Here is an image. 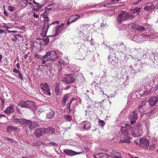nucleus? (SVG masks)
I'll return each instance as SVG.
<instances>
[{"mask_svg":"<svg viewBox=\"0 0 158 158\" xmlns=\"http://www.w3.org/2000/svg\"><path fill=\"white\" fill-rule=\"evenodd\" d=\"M131 129V126L130 124H126L125 127H121V130L123 132L121 133V137L122 139L120 142L121 143H130L131 138L129 133Z\"/></svg>","mask_w":158,"mask_h":158,"instance_id":"obj_1","label":"nucleus"},{"mask_svg":"<svg viewBox=\"0 0 158 158\" xmlns=\"http://www.w3.org/2000/svg\"><path fill=\"white\" fill-rule=\"evenodd\" d=\"M135 16L124 11H121L118 15L117 20L118 23L122 22L131 20L135 18Z\"/></svg>","mask_w":158,"mask_h":158,"instance_id":"obj_2","label":"nucleus"},{"mask_svg":"<svg viewBox=\"0 0 158 158\" xmlns=\"http://www.w3.org/2000/svg\"><path fill=\"white\" fill-rule=\"evenodd\" d=\"M152 83L150 84H148L146 87V89L145 90L144 93L143 94V95L146 96L150 94L152 90V88L156 85H158V75L154 76L152 79Z\"/></svg>","mask_w":158,"mask_h":158,"instance_id":"obj_3","label":"nucleus"},{"mask_svg":"<svg viewBox=\"0 0 158 158\" xmlns=\"http://www.w3.org/2000/svg\"><path fill=\"white\" fill-rule=\"evenodd\" d=\"M41 16H42L44 19V22L45 23L43 26V28L42 29V31L43 30V31H46V32H47L49 27L50 26L55 24H58L59 23V21H56L52 23H51L49 25V24L50 23V20L48 16V15H47L46 13H44L43 14L41 15Z\"/></svg>","mask_w":158,"mask_h":158,"instance_id":"obj_4","label":"nucleus"},{"mask_svg":"<svg viewBox=\"0 0 158 158\" xmlns=\"http://www.w3.org/2000/svg\"><path fill=\"white\" fill-rule=\"evenodd\" d=\"M45 56L48 62H52L56 60L58 58L56 52L54 51L47 52L44 55V57Z\"/></svg>","mask_w":158,"mask_h":158,"instance_id":"obj_5","label":"nucleus"},{"mask_svg":"<svg viewBox=\"0 0 158 158\" xmlns=\"http://www.w3.org/2000/svg\"><path fill=\"white\" fill-rule=\"evenodd\" d=\"M18 105L21 107H26L30 108L32 110H35L36 106L33 102L27 101L26 102L20 101Z\"/></svg>","mask_w":158,"mask_h":158,"instance_id":"obj_6","label":"nucleus"},{"mask_svg":"<svg viewBox=\"0 0 158 158\" xmlns=\"http://www.w3.org/2000/svg\"><path fill=\"white\" fill-rule=\"evenodd\" d=\"M42 93L46 97L50 96L51 95L50 89L48 85L46 83H42L40 85Z\"/></svg>","mask_w":158,"mask_h":158,"instance_id":"obj_7","label":"nucleus"},{"mask_svg":"<svg viewBox=\"0 0 158 158\" xmlns=\"http://www.w3.org/2000/svg\"><path fill=\"white\" fill-rule=\"evenodd\" d=\"M145 104L144 102H143L139 106V110L141 114V116H143L144 114H147L148 116H151L152 114L153 115L155 113V110H151L150 112H148L144 111L143 110L145 108Z\"/></svg>","mask_w":158,"mask_h":158,"instance_id":"obj_8","label":"nucleus"},{"mask_svg":"<svg viewBox=\"0 0 158 158\" xmlns=\"http://www.w3.org/2000/svg\"><path fill=\"white\" fill-rule=\"evenodd\" d=\"M62 80L63 82L66 83H72L74 82L75 79L74 75L71 74L66 75Z\"/></svg>","mask_w":158,"mask_h":158,"instance_id":"obj_9","label":"nucleus"},{"mask_svg":"<svg viewBox=\"0 0 158 158\" xmlns=\"http://www.w3.org/2000/svg\"><path fill=\"white\" fill-rule=\"evenodd\" d=\"M139 143L140 146L143 148L147 149L149 144V140L146 138H142L139 139Z\"/></svg>","mask_w":158,"mask_h":158,"instance_id":"obj_10","label":"nucleus"},{"mask_svg":"<svg viewBox=\"0 0 158 158\" xmlns=\"http://www.w3.org/2000/svg\"><path fill=\"white\" fill-rule=\"evenodd\" d=\"M28 120L26 119L19 118H14L13 122L17 124L22 125L23 126H26Z\"/></svg>","mask_w":158,"mask_h":158,"instance_id":"obj_11","label":"nucleus"},{"mask_svg":"<svg viewBox=\"0 0 158 158\" xmlns=\"http://www.w3.org/2000/svg\"><path fill=\"white\" fill-rule=\"evenodd\" d=\"M45 128H40L35 130L34 133L35 136L39 138L43 135L45 133Z\"/></svg>","mask_w":158,"mask_h":158,"instance_id":"obj_12","label":"nucleus"},{"mask_svg":"<svg viewBox=\"0 0 158 158\" xmlns=\"http://www.w3.org/2000/svg\"><path fill=\"white\" fill-rule=\"evenodd\" d=\"M91 125L90 122L89 121H85L82 123L81 124V127L84 130L88 131L91 128Z\"/></svg>","mask_w":158,"mask_h":158,"instance_id":"obj_13","label":"nucleus"},{"mask_svg":"<svg viewBox=\"0 0 158 158\" xmlns=\"http://www.w3.org/2000/svg\"><path fill=\"white\" fill-rule=\"evenodd\" d=\"M38 125V124L36 122L32 123L31 121L28 120L26 126L31 131L37 127Z\"/></svg>","mask_w":158,"mask_h":158,"instance_id":"obj_14","label":"nucleus"},{"mask_svg":"<svg viewBox=\"0 0 158 158\" xmlns=\"http://www.w3.org/2000/svg\"><path fill=\"white\" fill-rule=\"evenodd\" d=\"M80 17V15L78 14H75L71 16L70 17V19H69L67 23V24L69 25L70 23L74 22L76 20Z\"/></svg>","mask_w":158,"mask_h":158,"instance_id":"obj_15","label":"nucleus"},{"mask_svg":"<svg viewBox=\"0 0 158 158\" xmlns=\"http://www.w3.org/2000/svg\"><path fill=\"white\" fill-rule=\"evenodd\" d=\"M158 98L156 97H150L148 101L149 105L150 106H154L158 101Z\"/></svg>","mask_w":158,"mask_h":158,"instance_id":"obj_16","label":"nucleus"},{"mask_svg":"<svg viewBox=\"0 0 158 158\" xmlns=\"http://www.w3.org/2000/svg\"><path fill=\"white\" fill-rule=\"evenodd\" d=\"M130 132L134 137L139 136L142 134L138 130L135 129V127L132 129V127H131V129Z\"/></svg>","mask_w":158,"mask_h":158,"instance_id":"obj_17","label":"nucleus"},{"mask_svg":"<svg viewBox=\"0 0 158 158\" xmlns=\"http://www.w3.org/2000/svg\"><path fill=\"white\" fill-rule=\"evenodd\" d=\"M129 117L130 119H137L138 117L137 112L135 110L133 111L131 113Z\"/></svg>","mask_w":158,"mask_h":158,"instance_id":"obj_18","label":"nucleus"},{"mask_svg":"<svg viewBox=\"0 0 158 158\" xmlns=\"http://www.w3.org/2000/svg\"><path fill=\"white\" fill-rule=\"evenodd\" d=\"M66 27H62L61 26H58L56 27L55 36L58 35L60 33L63 31L64 28H66Z\"/></svg>","mask_w":158,"mask_h":158,"instance_id":"obj_19","label":"nucleus"},{"mask_svg":"<svg viewBox=\"0 0 158 158\" xmlns=\"http://www.w3.org/2000/svg\"><path fill=\"white\" fill-rule=\"evenodd\" d=\"M64 152L66 154L72 156H74L77 154H78L79 153H77L75 152L70 149H65L63 150Z\"/></svg>","mask_w":158,"mask_h":158,"instance_id":"obj_20","label":"nucleus"},{"mask_svg":"<svg viewBox=\"0 0 158 158\" xmlns=\"http://www.w3.org/2000/svg\"><path fill=\"white\" fill-rule=\"evenodd\" d=\"M45 134L48 133L51 135H55V134L54 129L52 127H48L47 128H45Z\"/></svg>","mask_w":158,"mask_h":158,"instance_id":"obj_21","label":"nucleus"},{"mask_svg":"<svg viewBox=\"0 0 158 158\" xmlns=\"http://www.w3.org/2000/svg\"><path fill=\"white\" fill-rule=\"evenodd\" d=\"M151 4V6H148L145 7L144 8V9L146 10H149L152 9H155L156 7L154 5L153 2H148L147 3V5Z\"/></svg>","mask_w":158,"mask_h":158,"instance_id":"obj_22","label":"nucleus"},{"mask_svg":"<svg viewBox=\"0 0 158 158\" xmlns=\"http://www.w3.org/2000/svg\"><path fill=\"white\" fill-rule=\"evenodd\" d=\"M137 62H139V64H135V69L136 72H139L141 71L142 69V66L140 64H141V60H138ZM139 63H138V64Z\"/></svg>","mask_w":158,"mask_h":158,"instance_id":"obj_23","label":"nucleus"},{"mask_svg":"<svg viewBox=\"0 0 158 158\" xmlns=\"http://www.w3.org/2000/svg\"><path fill=\"white\" fill-rule=\"evenodd\" d=\"M14 111V109L13 107L11 106H8L4 111L6 114H10L13 112Z\"/></svg>","mask_w":158,"mask_h":158,"instance_id":"obj_24","label":"nucleus"},{"mask_svg":"<svg viewBox=\"0 0 158 158\" xmlns=\"http://www.w3.org/2000/svg\"><path fill=\"white\" fill-rule=\"evenodd\" d=\"M55 112L54 110H51L47 114L46 116L47 118L51 119L54 116Z\"/></svg>","mask_w":158,"mask_h":158,"instance_id":"obj_25","label":"nucleus"},{"mask_svg":"<svg viewBox=\"0 0 158 158\" xmlns=\"http://www.w3.org/2000/svg\"><path fill=\"white\" fill-rule=\"evenodd\" d=\"M142 125L140 123H138L135 125L134 127L138 130L141 133H143Z\"/></svg>","mask_w":158,"mask_h":158,"instance_id":"obj_26","label":"nucleus"},{"mask_svg":"<svg viewBox=\"0 0 158 158\" xmlns=\"http://www.w3.org/2000/svg\"><path fill=\"white\" fill-rule=\"evenodd\" d=\"M49 42V39L47 37L45 39H41L40 42L43 45H47Z\"/></svg>","mask_w":158,"mask_h":158,"instance_id":"obj_27","label":"nucleus"},{"mask_svg":"<svg viewBox=\"0 0 158 158\" xmlns=\"http://www.w3.org/2000/svg\"><path fill=\"white\" fill-rule=\"evenodd\" d=\"M130 12L131 14H135L137 13L138 14L140 12V8H135L134 9L130 10Z\"/></svg>","mask_w":158,"mask_h":158,"instance_id":"obj_28","label":"nucleus"},{"mask_svg":"<svg viewBox=\"0 0 158 158\" xmlns=\"http://www.w3.org/2000/svg\"><path fill=\"white\" fill-rule=\"evenodd\" d=\"M94 158H107V156L102 153H98L94 156Z\"/></svg>","mask_w":158,"mask_h":158,"instance_id":"obj_29","label":"nucleus"},{"mask_svg":"<svg viewBox=\"0 0 158 158\" xmlns=\"http://www.w3.org/2000/svg\"><path fill=\"white\" fill-rule=\"evenodd\" d=\"M65 120L67 121L70 122L72 119V117L69 115H64V116Z\"/></svg>","mask_w":158,"mask_h":158,"instance_id":"obj_30","label":"nucleus"},{"mask_svg":"<svg viewBox=\"0 0 158 158\" xmlns=\"http://www.w3.org/2000/svg\"><path fill=\"white\" fill-rule=\"evenodd\" d=\"M62 63L60 61H59L58 63V65L56 66L57 69H58V73H60L61 72V70L62 69Z\"/></svg>","mask_w":158,"mask_h":158,"instance_id":"obj_31","label":"nucleus"},{"mask_svg":"<svg viewBox=\"0 0 158 158\" xmlns=\"http://www.w3.org/2000/svg\"><path fill=\"white\" fill-rule=\"evenodd\" d=\"M41 143L42 142L40 140H38L35 142L32 143L31 145L34 147L39 146Z\"/></svg>","mask_w":158,"mask_h":158,"instance_id":"obj_32","label":"nucleus"},{"mask_svg":"<svg viewBox=\"0 0 158 158\" xmlns=\"http://www.w3.org/2000/svg\"><path fill=\"white\" fill-rule=\"evenodd\" d=\"M25 2L26 6L28 7V8L31 9L33 6L31 2H29L28 0H25Z\"/></svg>","mask_w":158,"mask_h":158,"instance_id":"obj_33","label":"nucleus"},{"mask_svg":"<svg viewBox=\"0 0 158 158\" xmlns=\"http://www.w3.org/2000/svg\"><path fill=\"white\" fill-rule=\"evenodd\" d=\"M41 6H34L32 8V11L37 12L39 11V9L41 8Z\"/></svg>","mask_w":158,"mask_h":158,"instance_id":"obj_34","label":"nucleus"},{"mask_svg":"<svg viewBox=\"0 0 158 158\" xmlns=\"http://www.w3.org/2000/svg\"><path fill=\"white\" fill-rule=\"evenodd\" d=\"M35 56L36 58H37V59H44L45 58V56L44 57V56H42L40 55L36 54L35 55Z\"/></svg>","mask_w":158,"mask_h":158,"instance_id":"obj_35","label":"nucleus"},{"mask_svg":"<svg viewBox=\"0 0 158 158\" xmlns=\"http://www.w3.org/2000/svg\"><path fill=\"white\" fill-rule=\"evenodd\" d=\"M145 30V28L144 27L139 26L137 28V30L140 32L142 31Z\"/></svg>","mask_w":158,"mask_h":158,"instance_id":"obj_36","label":"nucleus"},{"mask_svg":"<svg viewBox=\"0 0 158 158\" xmlns=\"http://www.w3.org/2000/svg\"><path fill=\"white\" fill-rule=\"evenodd\" d=\"M32 13L33 14V16L35 18H37L39 17V16L40 14H38L37 13H36L35 12V11H32Z\"/></svg>","mask_w":158,"mask_h":158,"instance_id":"obj_37","label":"nucleus"},{"mask_svg":"<svg viewBox=\"0 0 158 158\" xmlns=\"http://www.w3.org/2000/svg\"><path fill=\"white\" fill-rule=\"evenodd\" d=\"M5 140L8 141L10 143H13L15 141V140L12 139L8 137H5Z\"/></svg>","mask_w":158,"mask_h":158,"instance_id":"obj_38","label":"nucleus"},{"mask_svg":"<svg viewBox=\"0 0 158 158\" xmlns=\"http://www.w3.org/2000/svg\"><path fill=\"white\" fill-rule=\"evenodd\" d=\"M68 99L69 96H68V94H66L63 97L62 101L66 102Z\"/></svg>","mask_w":158,"mask_h":158,"instance_id":"obj_39","label":"nucleus"},{"mask_svg":"<svg viewBox=\"0 0 158 158\" xmlns=\"http://www.w3.org/2000/svg\"><path fill=\"white\" fill-rule=\"evenodd\" d=\"M129 70L132 73H135L136 72L135 70L133 69V68L131 66H129Z\"/></svg>","mask_w":158,"mask_h":158,"instance_id":"obj_40","label":"nucleus"},{"mask_svg":"<svg viewBox=\"0 0 158 158\" xmlns=\"http://www.w3.org/2000/svg\"><path fill=\"white\" fill-rule=\"evenodd\" d=\"M17 74H18V78L19 79H21L23 81V79L22 77V75L21 73H20V72H19V73H18Z\"/></svg>","mask_w":158,"mask_h":158,"instance_id":"obj_41","label":"nucleus"},{"mask_svg":"<svg viewBox=\"0 0 158 158\" xmlns=\"http://www.w3.org/2000/svg\"><path fill=\"white\" fill-rule=\"evenodd\" d=\"M8 10L9 11L12 12L14 10V8L13 7L11 6H9L8 7Z\"/></svg>","mask_w":158,"mask_h":158,"instance_id":"obj_42","label":"nucleus"},{"mask_svg":"<svg viewBox=\"0 0 158 158\" xmlns=\"http://www.w3.org/2000/svg\"><path fill=\"white\" fill-rule=\"evenodd\" d=\"M13 126H8L7 128V130L8 131H10L13 130Z\"/></svg>","mask_w":158,"mask_h":158,"instance_id":"obj_43","label":"nucleus"},{"mask_svg":"<svg viewBox=\"0 0 158 158\" xmlns=\"http://www.w3.org/2000/svg\"><path fill=\"white\" fill-rule=\"evenodd\" d=\"M55 91L57 94H60V92L59 91V88H55Z\"/></svg>","mask_w":158,"mask_h":158,"instance_id":"obj_44","label":"nucleus"},{"mask_svg":"<svg viewBox=\"0 0 158 158\" xmlns=\"http://www.w3.org/2000/svg\"><path fill=\"white\" fill-rule=\"evenodd\" d=\"M48 144L51 146H57V144L56 143H55L50 142Z\"/></svg>","mask_w":158,"mask_h":158,"instance_id":"obj_45","label":"nucleus"},{"mask_svg":"<svg viewBox=\"0 0 158 158\" xmlns=\"http://www.w3.org/2000/svg\"><path fill=\"white\" fill-rule=\"evenodd\" d=\"M52 10L51 8H47L45 9V12L44 13H46L47 15L48 14V12Z\"/></svg>","mask_w":158,"mask_h":158,"instance_id":"obj_46","label":"nucleus"},{"mask_svg":"<svg viewBox=\"0 0 158 158\" xmlns=\"http://www.w3.org/2000/svg\"><path fill=\"white\" fill-rule=\"evenodd\" d=\"M73 101V100H71L70 101V102L69 103V106H68V105H67V108L68 109H69V111H70V105H71V102H72Z\"/></svg>","mask_w":158,"mask_h":158,"instance_id":"obj_47","label":"nucleus"},{"mask_svg":"<svg viewBox=\"0 0 158 158\" xmlns=\"http://www.w3.org/2000/svg\"><path fill=\"white\" fill-rule=\"evenodd\" d=\"M105 124V122L103 121H101L100 122L99 125H101L102 127H103L104 126Z\"/></svg>","mask_w":158,"mask_h":158,"instance_id":"obj_48","label":"nucleus"},{"mask_svg":"<svg viewBox=\"0 0 158 158\" xmlns=\"http://www.w3.org/2000/svg\"><path fill=\"white\" fill-rule=\"evenodd\" d=\"M13 72L15 73H19L20 71L19 70H17L15 68H14L13 69Z\"/></svg>","mask_w":158,"mask_h":158,"instance_id":"obj_49","label":"nucleus"},{"mask_svg":"<svg viewBox=\"0 0 158 158\" xmlns=\"http://www.w3.org/2000/svg\"><path fill=\"white\" fill-rule=\"evenodd\" d=\"M13 130L17 132H18L19 131V130L18 128L14 127H13Z\"/></svg>","mask_w":158,"mask_h":158,"instance_id":"obj_50","label":"nucleus"},{"mask_svg":"<svg viewBox=\"0 0 158 158\" xmlns=\"http://www.w3.org/2000/svg\"><path fill=\"white\" fill-rule=\"evenodd\" d=\"M132 120L131 122L130 123L131 124H134L136 122V119H131Z\"/></svg>","mask_w":158,"mask_h":158,"instance_id":"obj_51","label":"nucleus"},{"mask_svg":"<svg viewBox=\"0 0 158 158\" xmlns=\"http://www.w3.org/2000/svg\"><path fill=\"white\" fill-rule=\"evenodd\" d=\"M84 55H85L84 54H83L81 55V56H80V58H78V59H80V60L83 59L84 57Z\"/></svg>","mask_w":158,"mask_h":158,"instance_id":"obj_52","label":"nucleus"},{"mask_svg":"<svg viewBox=\"0 0 158 158\" xmlns=\"http://www.w3.org/2000/svg\"><path fill=\"white\" fill-rule=\"evenodd\" d=\"M62 106L64 108V106H66V102L62 101Z\"/></svg>","mask_w":158,"mask_h":158,"instance_id":"obj_53","label":"nucleus"},{"mask_svg":"<svg viewBox=\"0 0 158 158\" xmlns=\"http://www.w3.org/2000/svg\"><path fill=\"white\" fill-rule=\"evenodd\" d=\"M47 61V60H42V63L43 64H44Z\"/></svg>","mask_w":158,"mask_h":158,"instance_id":"obj_54","label":"nucleus"},{"mask_svg":"<svg viewBox=\"0 0 158 158\" xmlns=\"http://www.w3.org/2000/svg\"><path fill=\"white\" fill-rule=\"evenodd\" d=\"M3 117H6V116L3 114H0V119L1 118Z\"/></svg>","mask_w":158,"mask_h":158,"instance_id":"obj_55","label":"nucleus"},{"mask_svg":"<svg viewBox=\"0 0 158 158\" xmlns=\"http://www.w3.org/2000/svg\"><path fill=\"white\" fill-rule=\"evenodd\" d=\"M120 0H111V2H117L119 1Z\"/></svg>","mask_w":158,"mask_h":158,"instance_id":"obj_56","label":"nucleus"},{"mask_svg":"<svg viewBox=\"0 0 158 158\" xmlns=\"http://www.w3.org/2000/svg\"><path fill=\"white\" fill-rule=\"evenodd\" d=\"M16 66L18 69H19L20 68V65L19 63H18L16 64Z\"/></svg>","mask_w":158,"mask_h":158,"instance_id":"obj_57","label":"nucleus"},{"mask_svg":"<svg viewBox=\"0 0 158 158\" xmlns=\"http://www.w3.org/2000/svg\"><path fill=\"white\" fill-rule=\"evenodd\" d=\"M3 27H4L6 28L7 30L11 28L10 27L6 26H3Z\"/></svg>","mask_w":158,"mask_h":158,"instance_id":"obj_58","label":"nucleus"},{"mask_svg":"<svg viewBox=\"0 0 158 158\" xmlns=\"http://www.w3.org/2000/svg\"><path fill=\"white\" fill-rule=\"evenodd\" d=\"M27 56H28L27 54H25L24 55L23 57H24V59L25 60H26L27 59Z\"/></svg>","mask_w":158,"mask_h":158,"instance_id":"obj_59","label":"nucleus"},{"mask_svg":"<svg viewBox=\"0 0 158 158\" xmlns=\"http://www.w3.org/2000/svg\"><path fill=\"white\" fill-rule=\"evenodd\" d=\"M5 31L4 30H2V29H0V33L2 34L3 33H5Z\"/></svg>","mask_w":158,"mask_h":158,"instance_id":"obj_60","label":"nucleus"},{"mask_svg":"<svg viewBox=\"0 0 158 158\" xmlns=\"http://www.w3.org/2000/svg\"><path fill=\"white\" fill-rule=\"evenodd\" d=\"M123 49L122 50V51H125L126 49V47L125 46H123Z\"/></svg>","mask_w":158,"mask_h":158,"instance_id":"obj_61","label":"nucleus"},{"mask_svg":"<svg viewBox=\"0 0 158 158\" xmlns=\"http://www.w3.org/2000/svg\"><path fill=\"white\" fill-rule=\"evenodd\" d=\"M8 31L10 33H15L16 32V31Z\"/></svg>","mask_w":158,"mask_h":158,"instance_id":"obj_62","label":"nucleus"},{"mask_svg":"<svg viewBox=\"0 0 158 158\" xmlns=\"http://www.w3.org/2000/svg\"><path fill=\"white\" fill-rule=\"evenodd\" d=\"M113 158H121L120 157V156H115Z\"/></svg>","mask_w":158,"mask_h":158,"instance_id":"obj_63","label":"nucleus"},{"mask_svg":"<svg viewBox=\"0 0 158 158\" xmlns=\"http://www.w3.org/2000/svg\"><path fill=\"white\" fill-rule=\"evenodd\" d=\"M4 14L6 16H7L8 15V14H7V12H6L5 11H4Z\"/></svg>","mask_w":158,"mask_h":158,"instance_id":"obj_64","label":"nucleus"}]
</instances>
